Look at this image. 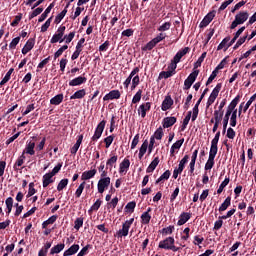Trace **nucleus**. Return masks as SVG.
<instances>
[{"label": "nucleus", "instance_id": "5fc2aeb1", "mask_svg": "<svg viewBox=\"0 0 256 256\" xmlns=\"http://www.w3.org/2000/svg\"><path fill=\"white\" fill-rule=\"evenodd\" d=\"M73 39H75V32H70L69 34L64 35V42L66 45H69Z\"/></svg>", "mask_w": 256, "mask_h": 256}, {"label": "nucleus", "instance_id": "a19ab883", "mask_svg": "<svg viewBox=\"0 0 256 256\" xmlns=\"http://www.w3.org/2000/svg\"><path fill=\"white\" fill-rule=\"evenodd\" d=\"M135 207H137V203L135 201L128 202L125 206L127 213H134Z\"/></svg>", "mask_w": 256, "mask_h": 256}, {"label": "nucleus", "instance_id": "423d86ee", "mask_svg": "<svg viewBox=\"0 0 256 256\" xmlns=\"http://www.w3.org/2000/svg\"><path fill=\"white\" fill-rule=\"evenodd\" d=\"M133 221H135V218H131L130 220H126L122 224V229L118 231V237H127L129 235V229H131V225H133Z\"/></svg>", "mask_w": 256, "mask_h": 256}, {"label": "nucleus", "instance_id": "7ed1b4c3", "mask_svg": "<svg viewBox=\"0 0 256 256\" xmlns=\"http://www.w3.org/2000/svg\"><path fill=\"white\" fill-rule=\"evenodd\" d=\"M249 19V12L240 11L236 14L234 21L230 25V29H236L238 25H243Z\"/></svg>", "mask_w": 256, "mask_h": 256}, {"label": "nucleus", "instance_id": "de8ad7c7", "mask_svg": "<svg viewBox=\"0 0 256 256\" xmlns=\"http://www.w3.org/2000/svg\"><path fill=\"white\" fill-rule=\"evenodd\" d=\"M119 204V198L116 196L110 202L107 203V209H115Z\"/></svg>", "mask_w": 256, "mask_h": 256}, {"label": "nucleus", "instance_id": "1a4fd4ad", "mask_svg": "<svg viewBox=\"0 0 256 256\" xmlns=\"http://www.w3.org/2000/svg\"><path fill=\"white\" fill-rule=\"evenodd\" d=\"M109 185H111V177L100 178L97 184L98 193H105V189H108Z\"/></svg>", "mask_w": 256, "mask_h": 256}, {"label": "nucleus", "instance_id": "69168bd1", "mask_svg": "<svg viewBox=\"0 0 256 256\" xmlns=\"http://www.w3.org/2000/svg\"><path fill=\"white\" fill-rule=\"evenodd\" d=\"M102 203L103 201H101L100 199L96 200V202L91 206V211H99Z\"/></svg>", "mask_w": 256, "mask_h": 256}, {"label": "nucleus", "instance_id": "473e14b6", "mask_svg": "<svg viewBox=\"0 0 256 256\" xmlns=\"http://www.w3.org/2000/svg\"><path fill=\"white\" fill-rule=\"evenodd\" d=\"M229 41H231V36L225 37L221 43L217 47V51H221V49H227V46L229 45Z\"/></svg>", "mask_w": 256, "mask_h": 256}, {"label": "nucleus", "instance_id": "4be33fe9", "mask_svg": "<svg viewBox=\"0 0 256 256\" xmlns=\"http://www.w3.org/2000/svg\"><path fill=\"white\" fill-rule=\"evenodd\" d=\"M24 153H26V155H35V142L28 141L26 143V147L24 149Z\"/></svg>", "mask_w": 256, "mask_h": 256}, {"label": "nucleus", "instance_id": "6e6552de", "mask_svg": "<svg viewBox=\"0 0 256 256\" xmlns=\"http://www.w3.org/2000/svg\"><path fill=\"white\" fill-rule=\"evenodd\" d=\"M105 125H107L106 120H102L96 127L94 135L92 136V141H99L101 139V135H103V131H105Z\"/></svg>", "mask_w": 256, "mask_h": 256}, {"label": "nucleus", "instance_id": "9d476101", "mask_svg": "<svg viewBox=\"0 0 256 256\" xmlns=\"http://www.w3.org/2000/svg\"><path fill=\"white\" fill-rule=\"evenodd\" d=\"M216 13L217 11L215 10L210 11L200 22V25H199L200 29H204V27H207V25H209V23H211V21L215 19Z\"/></svg>", "mask_w": 256, "mask_h": 256}, {"label": "nucleus", "instance_id": "4c0bfd02", "mask_svg": "<svg viewBox=\"0 0 256 256\" xmlns=\"http://www.w3.org/2000/svg\"><path fill=\"white\" fill-rule=\"evenodd\" d=\"M230 126L237 127V109L234 108L230 117Z\"/></svg>", "mask_w": 256, "mask_h": 256}, {"label": "nucleus", "instance_id": "49530a36", "mask_svg": "<svg viewBox=\"0 0 256 256\" xmlns=\"http://www.w3.org/2000/svg\"><path fill=\"white\" fill-rule=\"evenodd\" d=\"M51 21H53V16L48 18L46 20V22L41 26V33L47 32V29H49V27H51Z\"/></svg>", "mask_w": 256, "mask_h": 256}, {"label": "nucleus", "instance_id": "2eb2a0df", "mask_svg": "<svg viewBox=\"0 0 256 256\" xmlns=\"http://www.w3.org/2000/svg\"><path fill=\"white\" fill-rule=\"evenodd\" d=\"M190 51L191 48L189 47H185L182 50H179L174 56L173 61H175V63H180L181 59H183V57H185V55H187V53H189Z\"/></svg>", "mask_w": 256, "mask_h": 256}, {"label": "nucleus", "instance_id": "bf43d9fd", "mask_svg": "<svg viewBox=\"0 0 256 256\" xmlns=\"http://www.w3.org/2000/svg\"><path fill=\"white\" fill-rule=\"evenodd\" d=\"M237 210L235 209V208H232L230 211H228L227 213H226V215H223V216H219L218 217V219H229V217H233V215H235V212H236Z\"/></svg>", "mask_w": 256, "mask_h": 256}, {"label": "nucleus", "instance_id": "603ef678", "mask_svg": "<svg viewBox=\"0 0 256 256\" xmlns=\"http://www.w3.org/2000/svg\"><path fill=\"white\" fill-rule=\"evenodd\" d=\"M113 141H115V135H110L104 139L106 149H109V147H111Z\"/></svg>", "mask_w": 256, "mask_h": 256}, {"label": "nucleus", "instance_id": "6e6d98bb", "mask_svg": "<svg viewBox=\"0 0 256 256\" xmlns=\"http://www.w3.org/2000/svg\"><path fill=\"white\" fill-rule=\"evenodd\" d=\"M21 19H23V14L19 13L11 22V27H17V25H19V23L21 22Z\"/></svg>", "mask_w": 256, "mask_h": 256}, {"label": "nucleus", "instance_id": "412c9836", "mask_svg": "<svg viewBox=\"0 0 256 256\" xmlns=\"http://www.w3.org/2000/svg\"><path fill=\"white\" fill-rule=\"evenodd\" d=\"M129 167H131V161L127 158H125L121 163L119 167V173H127L129 171Z\"/></svg>", "mask_w": 256, "mask_h": 256}, {"label": "nucleus", "instance_id": "a211bd4d", "mask_svg": "<svg viewBox=\"0 0 256 256\" xmlns=\"http://www.w3.org/2000/svg\"><path fill=\"white\" fill-rule=\"evenodd\" d=\"M35 47V38H30L22 48V55H27Z\"/></svg>", "mask_w": 256, "mask_h": 256}, {"label": "nucleus", "instance_id": "4468645a", "mask_svg": "<svg viewBox=\"0 0 256 256\" xmlns=\"http://www.w3.org/2000/svg\"><path fill=\"white\" fill-rule=\"evenodd\" d=\"M84 83H87V78H85V76H78L69 81V86L70 87H79L80 85H83Z\"/></svg>", "mask_w": 256, "mask_h": 256}, {"label": "nucleus", "instance_id": "680f3d73", "mask_svg": "<svg viewBox=\"0 0 256 256\" xmlns=\"http://www.w3.org/2000/svg\"><path fill=\"white\" fill-rule=\"evenodd\" d=\"M166 37H167V34H166V33L160 32V33L154 38V40H156V42L159 44V43H161V41H165Z\"/></svg>", "mask_w": 256, "mask_h": 256}, {"label": "nucleus", "instance_id": "e433bc0d", "mask_svg": "<svg viewBox=\"0 0 256 256\" xmlns=\"http://www.w3.org/2000/svg\"><path fill=\"white\" fill-rule=\"evenodd\" d=\"M163 135H165V133L163 132V127H159L155 132L154 135H152V137H154V140L157 139L158 141H161V139H163Z\"/></svg>", "mask_w": 256, "mask_h": 256}, {"label": "nucleus", "instance_id": "338daca9", "mask_svg": "<svg viewBox=\"0 0 256 256\" xmlns=\"http://www.w3.org/2000/svg\"><path fill=\"white\" fill-rule=\"evenodd\" d=\"M235 135H236V133H235V130L233 128L230 127V128L227 129L226 137L228 139H235Z\"/></svg>", "mask_w": 256, "mask_h": 256}, {"label": "nucleus", "instance_id": "f257e3e1", "mask_svg": "<svg viewBox=\"0 0 256 256\" xmlns=\"http://www.w3.org/2000/svg\"><path fill=\"white\" fill-rule=\"evenodd\" d=\"M241 101V96L237 95L232 101L231 103L228 105L227 111L225 113V116L223 118V135H225V133H227V125H229V119L233 113V111H235V107H237V105H239V102Z\"/></svg>", "mask_w": 256, "mask_h": 256}, {"label": "nucleus", "instance_id": "20e7f679", "mask_svg": "<svg viewBox=\"0 0 256 256\" xmlns=\"http://www.w3.org/2000/svg\"><path fill=\"white\" fill-rule=\"evenodd\" d=\"M67 27L61 25L58 29L57 32L52 36L50 39V43L55 44V43H63L65 42V31Z\"/></svg>", "mask_w": 256, "mask_h": 256}, {"label": "nucleus", "instance_id": "c756f323", "mask_svg": "<svg viewBox=\"0 0 256 256\" xmlns=\"http://www.w3.org/2000/svg\"><path fill=\"white\" fill-rule=\"evenodd\" d=\"M63 103V94H57L50 99V105H61Z\"/></svg>", "mask_w": 256, "mask_h": 256}, {"label": "nucleus", "instance_id": "0e129e2a", "mask_svg": "<svg viewBox=\"0 0 256 256\" xmlns=\"http://www.w3.org/2000/svg\"><path fill=\"white\" fill-rule=\"evenodd\" d=\"M61 167H63V163H58L49 173L55 177V175L61 171Z\"/></svg>", "mask_w": 256, "mask_h": 256}, {"label": "nucleus", "instance_id": "cd10ccee", "mask_svg": "<svg viewBox=\"0 0 256 256\" xmlns=\"http://www.w3.org/2000/svg\"><path fill=\"white\" fill-rule=\"evenodd\" d=\"M63 249H65V243L57 244L51 248L50 255L59 254Z\"/></svg>", "mask_w": 256, "mask_h": 256}, {"label": "nucleus", "instance_id": "b1692460", "mask_svg": "<svg viewBox=\"0 0 256 256\" xmlns=\"http://www.w3.org/2000/svg\"><path fill=\"white\" fill-rule=\"evenodd\" d=\"M231 207V196H228L224 202L218 208L219 213H223V211H227Z\"/></svg>", "mask_w": 256, "mask_h": 256}, {"label": "nucleus", "instance_id": "c03bdc74", "mask_svg": "<svg viewBox=\"0 0 256 256\" xmlns=\"http://www.w3.org/2000/svg\"><path fill=\"white\" fill-rule=\"evenodd\" d=\"M169 29H171V22H165L157 28V31L163 33L165 31H169Z\"/></svg>", "mask_w": 256, "mask_h": 256}, {"label": "nucleus", "instance_id": "f8f14e48", "mask_svg": "<svg viewBox=\"0 0 256 256\" xmlns=\"http://www.w3.org/2000/svg\"><path fill=\"white\" fill-rule=\"evenodd\" d=\"M176 123H177V117L175 116L165 117L162 120V127L164 129H169V127H173V125Z\"/></svg>", "mask_w": 256, "mask_h": 256}, {"label": "nucleus", "instance_id": "6ab92c4d", "mask_svg": "<svg viewBox=\"0 0 256 256\" xmlns=\"http://www.w3.org/2000/svg\"><path fill=\"white\" fill-rule=\"evenodd\" d=\"M97 175V169H92L88 171H84L81 176L82 181H89V179H93Z\"/></svg>", "mask_w": 256, "mask_h": 256}, {"label": "nucleus", "instance_id": "aec40b11", "mask_svg": "<svg viewBox=\"0 0 256 256\" xmlns=\"http://www.w3.org/2000/svg\"><path fill=\"white\" fill-rule=\"evenodd\" d=\"M189 219H191V213L182 212L179 216V220L177 222V225L179 227H181V225H185V223H187V221H189Z\"/></svg>", "mask_w": 256, "mask_h": 256}, {"label": "nucleus", "instance_id": "2f4dec72", "mask_svg": "<svg viewBox=\"0 0 256 256\" xmlns=\"http://www.w3.org/2000/svg\"><path fill=\"white\" fill-rule=\"evenodd\" d=\"M171 177V171L166 170L157 180H156V185L159 183H163V181L169 180Z\"/></svg>", "mask_w": 256, "mask_h": 256}, {"label": "nucleus", "instance_id": "774afa93", "mask_svg": "<svg viewBox=\"0 0 256 256\" xmlns=\"http://www.w3.org/2000/svg\"><path fill=\"white\" fill-rule=\"evenodd\" d=\"M118 159V156H112L107 160L106 165H115Z\"/></svg>", "mask_w": 256, "mask_h": 256}, {"label": "nucleus", "instance_id": "ddd939ff", "mask_svg": "<svg viewBox=\"0 0 256 256\" xmlns=\"http://www.w3.org/2000/svg\"><path fill=\"white\" fill-rule=\"evenodd\" d=\"M113 99H121V92L119 90H111L103 97V101H113Z\"/></svg>", "mask_w": 256, "mask_h": 256}, {"label": "nucleus", "instance_id": "f03ea898", "mask_svg": "<svg viewBox=\"0 0 256 256\" xmlns=\"http://www.w3.org/2000/svg\"><path fill=\"white\" fill-rule=\"evenodd\" d=\"M159 249H166L167 251H173L176 253V251H179V247L175 246V238L173 237H167L166 239L159 242L158 245Z\"/></svg>", "mask_w": 256, "mask_h": 256}, {"label": "nucleus", "instance_id": "72a5a7b5", "mask_svg": "<svg viewBox=\"0 0 256 256\" xmlns=\"http://www.w3.org/2000/svg\"><path fill=\"white\" fill-rule=\"evenodd\" d=\"M79 244H73L67 250H65L67 255H75L79 251Z\"/></svg>", "mask_w": 256, "mask_h": 256}, {"label": "nucleus", "instance_id": "7c9ffc66", "mask_svg": "<svg viewBox=\"0 0 256 256\" xmlns=\"http://www.w3.org/2000/svg\"><path fill=\"white\" fill-rule=\"evenodd\" d=\"M13 71H15V69H13V68L9 69V71L6 73L5 77L0 82L1 87H3V85H5L6 83H9V81L11 80V75H13Z\"/></svg>", "mask_w": 256, "mask_h": 256}, {"label": "nucleus", "instance_id": "0eeeda50", "mask_svg": "<svg viewBox=\"0 0 256 256\" xmlns=\"http://www.w3.org/2000/svg\"><path fill=\"white\" fill-rule=\"evenodd\" d=\"M223 87V84L218 83L216 85V87L212 90L208 101H207V107H211V105H213V103H215V99H217V97H219V92L221 91V88Z\"/></svg>", "mask_w": 256, "mask_h": 256}, {"label": "nucleus", "instance_id": "4d7b16f0", "mask_svg": "<svg viewBox=\"0 0 256 256\" xmlns=\"http://www.w3.org/2000/svg\"><path fill=\"white\" fill-rule=\"evenodd\" d=\"M83 227V218L79 217L74 221V229L79 231Z\"/></svg>", "mask_w": 256, "mask_h": 256}, {"label": "nucleus", "instance_id": "a18cd8bd", "mask_svg": "<svg viewBox=\"0 0 256 256\" xmlns=\"http://www.w3.org/2000/svg\"><path fill=\"white\" fill-rule=\"evenodd\" d=\"M67 185H69V179L64 178L62 179L57 186V191H63V189H65V187H67Z\"/></svg>", "mask_w": 256, "mask_h": 256}, {"label": "nucleus", "instance_id": "e2e57ef3", "mask_svg": "<svg viewBox=\"0 0 256 256\" xmlns=\"http://www.w3.org/2000/svg\"><path fill=\"white\" fill-rule=\"evenodd\" d=\"M218 144L211 142V147L209 153L212 155H217V152L219 151V147L217 146Z\"/></svg>", "mask_w": 256, "mask_h": 256}, {"label": "nucleus", "instance_id": "09e8293b", "mask_svg": "<svg viewBox=\"0 0 256 256\" xmlns=\"http://www.w3.org/2000/svg\"><path fill=\"white\" fill-rule=\"evenodd\" d=\"M256 99V93L254 95H252L250 97V99L247 101V103L245 104L244 108H243V113H247V110L249 109V107H251V105L253 104V101H255Z\"/></svg>", "mask_w": 256, "mask_h": 256}, {"label": "nucleus", "instance_id": "052dcab7", "mask_svg": "<svg viewBox=\"0 0 256 256\" xmlns=\"http://www.w3.org/2000/svg\"><path fill=\"white\" fill-rule=\"evenodd\" d=\"M175 231V226H168L166 228L162 229V234L163 235H171Z\"/></svg>", "mask_w": 256, "mask_h": 256}, {"label": "nucleus", "instance_id": "dca6fc26", "mask_svg": "<svg viewBox=\"0 0 256 256\" xmlns=\"http://www.w3.org/2000/svg\"><path fill=\"white\" fill-rule=\"evenodd\" d=\"M54 176L52 174L46 173L43 175L42 177V185L45 188L49 187V185H51V183H55V178H53Z\"/></svg>", "mask_w": 256, "mask_h": 256}, {"label": "nucleus", "instance_id": "ea45409f", "mask_svg": "<svg viewBox=\"0 0 256 256\" xmlns=\"http://www.w3.org/2000/svg\"><path fill=\"white\" fill-rule=\"evenodd\" d=\"M151 222V216L148 214V212H144L141 215V223L143 225H149V223Z\"/></svg>", "mask_w": 256, "mask_h": 256}, {"label": "nucleus", "instance_id": "f704fd0d", "mask_svg": "<svg viewBox=\"0 0 256 256\" xmlns=\"http://www.w3.org/2000/svg\"><path fill=\"white\" fill-rule=\"evenodd\" d=\"M231 181V179L229 177H226L224 179V181L220 184L217 193L218 195H221L223 193V190L225 189V187H227V185H229V182Z\"/></svg>", "mask_w": 256, "mask_h": 256}, {"label": "nucleus", "instance_id": "9b49d317", "mask_svg": "<svg viewBox=\"0 0 256 256\" xmlns=\"http://www.w3.org/2000/svg\"><path fill=\"white\" fill-rule=\"evenodd\" d=\"M147 111H151V102L142 103L138 108V115L145 119L147 117Z\"/></svg>", "mask_w": 256, "mask_h": 256}, {"label": "nucleus", "instance_id": "5701e85b", "mask_svg": "<svg viewBox=\"0 0 256 256\" xmlns=\"http://www.w3.org/2000/svg\"><path fill=\"white\" fill-rule=\"evenodd\" d=\"M69 5L70 3H68L66 5V7L64 8V10L62 12H60L56 17H55V20H54V23L56 25H59V23H61V21H63V19L65 18V16L67 15V9H69Z\"/></svg>", "mask_w": 256, "mask_h": 256}, {"label": "nucleus", "instance_id": "c85d7f7f", "mask_svg": "<svg viewBox=\"0 0 256 256\" xmlns=\"http://www.w3.org/2000/svg\"><path fill=\"white\" fill-rule=\"evenodd\" d=\"M191 115H193L192 111H188L187 115L185 116L180 131H185L187 126L189 125V121H191Z\"/></svg>", "mask_w": 256, "mask_h": 256}, {"label": "nucleus", "instance_id": "a878e982", "mask_svg": "<svg viewBox=\"0 0 256 256\" xmlns=\"http://www.w3.org/2000/svg\"><path fill=\"white\" fill-rule=\"evenodd\" d=\"M157 165H159V157H156L152 160L149 166L146 169V173H153L155 169H157Z\"/></svg>", "mask_w": 256, "mask_h": 256}, {"label": "nucleus", "instance_id": "39448f33", "mask_svg": "<svg viewBox=\"0 0 256 256\" xmlns=\"http://www.w3.org/2000/svg\"><path fill=\"white\" fill-rule=\"evenodd\" d=\"M199 76V70H194L192 73L189 74L187 79L184 81V91L191 89L192 85L197 80Z\"/></svg>", "mask_w": 256, "mask_h": 256}, {"label": "nucleus", "instance_id": "79ce46f5", "mask_svg": "<svg viewBox=\"0 0 256 256\" xmlns=\"http://www.w3.org/2000/svg\"><path fill=\"white\" fill-rule=\"evenodd\" d=\"M189 163V155H185L179 162L178 169L183 171L185 169V165Z\"/></svg>", "mask_w": 256, "mask_h": 256}, {"label": "nucleus", "instance_id": "bb28decb", "mask_svg": "<svg viewBox=\"0 0 256 256\" xmlns=\"http://www.w3.org/2000/svg\"><path fill=\"white\" fill-rule=\"evenodd\" d=\"M157 45L158 43L156 42L155 38H153L145 46L142 47V51H153Z\"/></svg>", "mask_w": 256, "mask_h": 256}, {"label": "nucleus", "instance_id": "393cba45", "mask_svg": "<svg viewBox=\"0 0 256 256\" xmlns=\"http://www.w3.org/2000/svg\"><path fill=\"white\" fill-rule=\"evenodd\" d=\"M87 95L85 89L77 90L72 96H70L71 101L75 99H83Z\"/></svg>", "mask_w": 256, "mask_h": 256}, {"label": "nucleus", "instance_id": "37998d69", "mask_svg": "<svg viewBox=\"0 0 256 256\" xmlns=\"http://www.w3.org/2000/svg\"><path fill=\"white\" fill-rule=\"evenodd\" d=\"M143 95V90L139 89L136 94L133 96L132 98V103L135 105L137 103H139V101H141V97Z\"/></svg>", "mask_w": 256, "mask_h": 256}, {"label": "nucleus", "instance_id": "58836bf2", "mask_svg": "<svg viewBox=\"0 0 256 256\" xmlns=\"http://www.w3.org/2000/svg\"><path fill=\"white\" fill-rule=\"evenodd\" d=\"M42 13H43V7H38L34 9L33 12L29 14V21H31V19H35V17H37L38 15H41Z\"/></svg>", "mask_w": 256, "mask_h": 256}, {"label": "nucleus", "instance_id": "8fccbe9b", "mask_svg": "<svg viewBox=\"0 0 256 256\" xmlns=\"http://www.w3.org/2000/svg\"><path fill=\"white\" fill-rule=\"evenodd\" d=\"M205 57H207V52H203L201 54V56L198 58L197 62L194 65V69L201 67V64L203 63V61H205Z\"/></svg>", "mask_w": 256, "mask_h": 256}, {"label": "nucleus", "instance_id": "13d9d810", "mask_svg": "<svg viewBox=\"0 0 256 256\" xmlns=\"http://www.w3.org/2000/svg\"><path fill=\"white\" fill-rule=\"evenodd\" d=\"M219 74V72L214 69L211 73V75L209 76L207 82H206V85H211V83H213V80L215 79V77H217V75Z\"/></svg>", "mask_w": 256, "mask_h": 256}, {"label": "nucleus", "instance_id": "3c124183", "mask_svg": "<svg viewBox=\"0 0 256 256\" xmlns=\"http://www.w3.org/2000/svg\"><path fill=\"white\" fill-rule=\"evenodd\" d=\"M245 41H247V35L244 36V37H240V38L238 39V41L236 42V44H235L234 47H233V50H234V51H237V49L240 48L241 45H243V43H245Z\"/></svg>", "mask_w": 256, "mask_h": 256}, {"label": "nucleus", "instance_id": "864d4df0", "mask_svg": "<svg viewBox=\"0 0 256 256\" xmlns=\"http://www.w3.org/2000/svg\"><path fill=\"white\" fill-rule=\"evenodd\" d=\"M19 41H21V36H18L14 39L9 44V49H17V46L19 45Z\"/></svg>", "mask_w": 256, "mask_h": 256}, {"label": "nucleus", "instance_id": "c9c22d12", "mask_svg": "<svg viewBox=\"0 0 256 256\" xmlns=\"http://www.w3.org/2000/svg\"><path fill=\"white\" fill-rule=\"evenodd\" d=\"M224 113H225V111L215 110L214 111V121L216 123H221V121H223Z\"/></svg>", "mask_w": 256, "mask_h": 256}, {"label": "nucleus", "instance_id": "f3484780", "mask_svg": "<svg viewBox=\"0 0 256 256\" xmlns=\"http://www.w3.org/2000/svg\"><path fill=\"white\" fill-rule=\"evenodd\" d=\"M171 107H173V98H171V95H168L164 98L161 109L162 111H169Z\"/></svg>", "mask_w": 256, "mask_h": 256}]
</instances>
